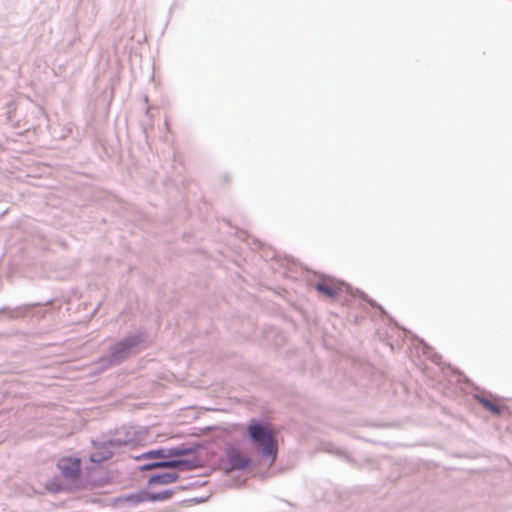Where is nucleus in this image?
Returning <instances> with one entry per match:
<instances>
[{
    "instance_id": "obj_1",
    "label": "nucleus",
    "mask_w": 512,
    "mask_h": 512,
    "mask_svg": "<svg viewBox=\"0 0 512 512\" xmlns=\"http://www.w3.org/2000/svg\"><path fill=\"white\" fill-rule=\"evenodd\" d=\"M247 431L252 442L261 449L262 453L274 460L277 453L274 427L269 423L252 420L247 426Z\"/></svg>"
},
{
    "instance_id": "obj_2",
    "label": "nucleus",
    "mask_w": 512,
    "mask_h": 512,
    "mask_svg": "<svg viewBox=\"0 0 512 512\" xmlns=\"http://www.w3.org/2000/svg\"><path fill=\"white\" fill-rule=\"evenodd\" d=\"M81 465V459L75 456H63L58 459L56 464L62 478L68 482L80 480L82 473Z\"/></svg>"
},
{
    "instance_id": "obj_3",
    "label": "nucleus",
    "mask_w": 512,
    "mask_h": 512,
    "mask_svg": "<svg viewBox=\"0 0 512 512\" xmlns=\"http://www.w3.org/2000/svg\"><path fill=\"white\" fill-rule=\"evenodd\" d=\"M113 456L111 443H94L93 450L90 454V461L94 463H102L109 460Z\"/></svg>"
},
{
    "instance_id": "obj_4",
    "label": "nucleus",
    "mask_w": 512,
    "mask_h": 512,
    "mask_svg": "<svg viewBox=\"0 0 512 512\" xmlns=\"http://www.w3.org/2000/svg\"><path fill=\"white\" fill-rule=\"evenodd\" d=\"M170 496H171V492H167V491L163 492L161 494H156V495H148L147 493L141 492L138 494L127 496L123 500L126 502H131L133 504H137V503L148 501V500H152V501L165 500V499H168Z\"/></svg>"
},
{
    "instance_id": "obj_5",
    "label": "nucleus",
    "mask_w": 512,
    "mask_h": 512,
    "mask_svg": "<svg viewBox=\"0 0 512 512\" xmlns=\"http://www.w3.org/2000/svg\"><path fill=\"white\" fill-rule=\"evenodd\" d=\"M179 475L176 472H163L152 475L149 479L150 484H170L177 481Z\"/></svg>"
},
{
    "instance_id": "obj_6",
    "label": "nucleus",
    "mask_w": 512,
    "mask_h": 512,
    "mask_svg": "<svg viewBox=\"0 0 512 512\" xmlns=\"http://www.w3.org/2000/svg\"><path fill=\"white\" fill-rule=\"evenodd\" d=\"M316 289L329 298H335L340 292V287L332 282L319 283L316 285Z\"/></svg>"
},
{
    "instance_id": "obj_7",
    "label": "nucleus",
    "mask_w": 512,
    "mask_h": 512,
    "mask_svg": "<svg viewBox=\"0 0 512 512\" xmlns=\"http://www.w3.org/2000/svg\"><path fill=\"white\" fill-rule=\"evenodd\" d=\"M481 405L494 415H500L503 412L504 407L496 403L494 400L487 399L484 397L478 398Z\"/></svg>"
},
{
    "instance_id": "obj_8",
    "label": "nucleus",
    "mask_w": 512,
    "mask_h": 512,
    "mask_svg": "<svg viewBox=\"0 0 512 512\" xmlns=\"http://www.w3.org/2000/svg\"><path fill=\"white\" fill-rule=\"evenodd\" d=\"M184 462L180 460H172V461H164V462H158L151 464L147 466L148 469L150 468H177L180 466H183Z\"/></svg>"
},
{
    "instance_id": "obj_9",
    "label": "nucleus",
    "mask_w": 512,
    "mask_h": 512,
    "mask_svg": "<svg viewBox=\"0 0 512 512\" xmlns=\"http://www.w3.org/2000/svg\"><path fill=\"white\" fill-rule=\"evenodd\" d=\"M46 489L51 492L57 493L63 490V485L60 483L58 479H53L47 482Z\"/></svg>"
},
{
    "instance_id": "obj_10",
    "label": "nucleus",
    "mask_w": 512,
    "mask_h": 512,
    "mask_svg": "<svg viewBox=\"0 0 512 512\" xmlns=\"http://www.w3.org/2000/svg\"><path fill=\"white\" fill-rule=\"evenodd\" d=\"M147 456L149 458H156V457H162L163 456V452L162 450H158V451H151L147 454Z\"/></svg>"
},
{
    "instance_id": "obj_11",
    "label": "nucleus",
    "mask_w": 512,
    "mask_h": 512,
    "mask_svg": "<svg viewBox=\"0 0 512 512\" xmlns=\"http://www.w3.org/2000/svg\"><path fill=\"white\" fill-rule=\"evenodd\" d=\"M174 454H175V455H181V454H182V452H180V451H176Z\"/></svg>"
}]
</instances>
